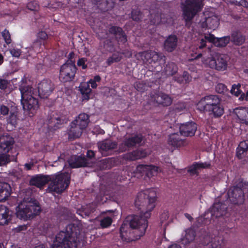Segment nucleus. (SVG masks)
<instances>
[{"mask_svg":"<svg viewBox=\"0 0 248 248\" xmlns=\"http://www.w3.org/2000/svg\"><path fill=\"white\" fill-rule=\"evenodd\" d=\"M148 102L155 106H169L171 104L172 99L168 95L163 93L153 92L150 94Z\"/></svg>","mask_w":248,"mask_h":248,"instance_id":"obj_8","label":"nucleus"},{"mask_svg":"<svg viewBox=\"0 0 248 248\" xmlns=\"http://www.w3.org/2000/svg\"><path fill=\"white\" fill-rule=\"evenodd\" d=\"M223 244V238L219 236L213 237L209 248H221Z\"/></svg>","mask_w":248,"mask_h":248,"instance_id":"obj_41","label":"nucleus"},{"mask_svg":"<svg viewBox=\"0 0 248 248\" xmlns=\"http://www.w3.org/2000/svg\"><path fill=\"white\" fill-rule=\"evenodd\" d=\"M220 103L221 100L218 96L209 95L202 97L197 104V107L200 111H205Z\"/></svg>","mask_w":248,"mask_h":248,"instance_id":"obj_10","label":"nucleus"},{"mask_svg":"<svg viewBox=\"0 0 248 248\" xmlns=\"http://www.w3.org/2000/svg\"><path fill=\"white\" fill-rule=\"evenodd\" d=\"M73 122L85 129L89 123V116L86 113H80Z\"/></svg>","mask_w":248,"mask_h":248,"instance_id":"obj_30","label":"nucleus"},{"mask_svg":"<svg viewBox=\"0 0 248 248\" xmlns=\"http://www.w3.org/2000/svg\"><path fill=\"white\" fill-rule=\"evenodd\" d=\"M181 135L184 136H193L197 129V126L196 123L190 122L181 124L179 127Z\"/></svg>","mask_w":248,"mask_h":248,"instance_id":"obj_19","label":"nucleus"},{"mask_svg":"<svg viewBox=\"0 0 248 248\" xmlns=\"http://www.w3.org/2000/svg\"><path fill=\"white\" fill-rule=\"evenodd\" d=\"M11 192L12 189L9 184L0 182V202L6 201L10 196Z\"/></svg>","mask_w":248,"mask_h":248,"instance_id":"obj_24","label":"nucleus"},{"mask_svg":"<svg viewBox=\"0 0 248 248\" xmlns=\"http://www.w3.org/2000/svg\"><path fill=\"white\" fill-rule=\"evenodd\" d=\"M19 111L16 107H12L10 108V115L7 118V122L12 125H16L19 120Z\"/></svg>","mask_w":248,"mask_h":248,"instance_id":"obj_32","label":"nucleus"},{"mask_svg":"<svg viewBox=\"0 0 248 248\" xmlns=\"http://www.w3.org/2000/svg\"><path fill=\"white\" fill-rule=\"evenodd\" d=\"M19 90L21 94V101L25 100V96L27 99L35 97L34 89L29 85H21L20 86Z\"/></svg>","mask_w":248,"mask_h":248,"instance_id":"obj_26","label":"nucleus"},{"mask_svg":"<svg viewBox=\"0 0 248 248\" xmlns=\"http://www.w3.org/2000/svg\"><path fill=\"white\" fill-rule=\"evenodd\" d=\"M95 210V208L93 206V205H89L87 206V209H86L84 213L86 216H89L91 213H93Z\"/></svg>","mask_w":248,"mask_h":248,"instance_id":"obj_58","label":"nucleus"},{"mask_svg":"<svg viewBox=\"0 0 248 248\" xmlns=\"http://www.w3.org/2000/svg\"><path fill=\"white\" fill-rule=\"evenodd\" d=\"M37 38L43 40H46L47 37V35L45 31H39L37 33Z\"/></svg>","mask_w":248,"mask_h":248,"instance_id":"obj_59","label":"nucleus"},{"mask_svg":"<svg viewBox=\"0 0 248 248\" xmlns=\"http://www.w3.org/2000/svg\"><path fill=\"white\" fill-rule=\"evenodd\" d=\"M27 8L31 11H37L39 8V5L36 1L29 2L27 5Z\"/></svg>","mask_w":248,"mask_h":248,"instance_id":"obj_51","label":"nucleus"},{"mask_svg":"<svg viewBox=\"0 0 248 248\" xmlns=\"http://www.w3.org/2000/svg\"><path fill=\"white\" fill-rule=\"evenodd\" d=\"M10 161L9 155H0V166L5 165Z\"/></svg>","mask_w":248,"mask_h":248,"instance_id":"obj_46","label":"nucleus"},{"mask_svg":"<svg viewBox=\"0 0 248 248\" xmlns=\"http://www.w3.org/2000/svg\"><path fill=\"white\" fill-rule=\"evenodd\" d=\"M248 150V140L241 141L239 144L237 149V155L239 158H242V155Z\"/></svg>","mask_w":248,"mask_h":248,"instance_id":"obj_40","label":"nucleus"},{"mask_svg":"<svg viewBox=\"0 0 248 248\" xmlns=\"http://www.w3.org/2000/svg\"><path fill=\"white\" fill-rule=\"evenodd\" d=\"M122 56V54L120 52H117L112 54V55L109 57L107 61V64L109 65L114 62H117L121 61Z\"/></svg>","mask_w":248,"mask_h":248,"instance_id":"obj_43","label":"nucleus"},{"mask_svg":"<svg viewBox=\"0 0 248 248\" xmlns=\"http://www.w3.org/2000/svg\"><path fill=\"white\" fill-rule=\"evenodd\" d=\"M143 140L140 134L125 136L123 142L119 145V150L123 152L128 149L140 146Z\"/></svg>","mask_w":248,"mask_h":248,"instance_id":"obj_9","label":"nucleus"},{"mask_svg":"<svg viewBox=\"0 0 248 248\" xmlns=\"http://www.w3.org/2000/svg\"><path fill=\"white\" fill-rule=\"evenodd\" d=\"M219 19L218 17L214 14L205 18V21L201 23V27L203 28H207L215 30L219 25Z\"/></svg>","mask_w":248,"mask_h":248,"instance_id":"obj_21","label":"nucleus"},{"mask_svg":"<svg viewBox=\"0 0 248 248\" xmlns=\"http://www.w3.org/2000/svg\"><path fill=\"white\" fill-rule=\"evenodd\" d=\"M177 43V37L175 35H170L164 43V48L167 51L171 52L176 49Z\"/></svg>","mask_w":248,"mask_h":248,"instance_id":"obj_23","label":"nucleus"},{"mask_svg":"<svg viewBox=\"0 0 248 248\" xmlns=\"http://www.w3.org/2000/svg\"><path fill=\"white\" fill-rule=\"evenodd\" d=\"M226 86L222 83H218L216 86V91L219 93H223L227 91Z\"/></svg>","mask_w":248,"mask_h":248,"instance_id":"obj_52","label":"nucleus"},{"mask_svg":"<svg viewBox=\"0 0 248 248\" xmlns=\"http://www.w3.org/2000/svg\"><path fill=\"white\" fill-rule=\"evenodd\" d=\"M144 86L142 84L140 83V82H136L135 84V88L140 92H143L144 90Z\"/></svg>","mask_w":248,"mask_h":248,"instance_id":"obj_63","label":"nucleus"},{"mask_svg":"<svg viewBox=\"0 0 248 248\" xmlns=\"http://www.w3.org/2000/svg\"><path fill=\"white\" fill-rule=\"evenodd\" d=\"M120 31H121V28L117 26H111L108 30L109 33L112 34L115 37L117 34L121 33Z\"/></svg>","mask_w":248,"mask_h":248,"instance_id":"obj_49","label":"nucleus"},{"mask_svg":"<svg viewBox=\"0 0 248 248\" xmlns=\"http://www.w3.org/2000/svg\"><path fill=\"white\" fill-rule=\"evenodd\" d=\"M55 89V85L49 79L42 80L38 85V95L42 98H47Z\"/></svg>","mask_w":248,"mask_h":248,"instance_id":"obj_12","label":"nucleus"},{"mask_svg":"<svg viewBox=\"0 0 248 248\" xmlns=\"http://www.w3.org/2000/svg\"><path fill=\"white\" fill-rule=\"evenodd\" d=\"M228 57L222 54H216L214 56L207 58L203 62L207 66L217 71H224L228 66Z\"/></svg>","mask_w":248,"mask_h":248,"instance_id":"obj_5","label":"nucleus"},{"mask_svg":"<svg viewBox=\"0 0 248 248\" xmlns=\"http://www.w3.org/2000/svg\"><path fill=\"white\" fill-rule=\"evenodd\" d=\"M40 207L36 204L20 205L16 211V216L21 219L27 220L39 214Z\"/></svg>","mask_w":248,"mask_h":248,"instance_id":"obj_6","label":"nucleus"},{"mask_svg":"<svg viewBox=\"0 0 248 248\" xmlns=\"http://www.w3.org/2000/svg\"><path fill=\"white\" fill-rule=\"evenodd\" d=\"M198 170H199V168H198V166H197V164L196 163L189 168L188 171L192 174H195L197 173Z\"/></svg>","mask_w":248,"mask_h":248,"instance_id":"obj_61","label":"nucleus"},{"mask_svg":"<svg viewBox=\"0 0 248 248\" xmlns=\"http://www.w3.org/2000/svg\"><path fill=\"white\" fill-rule=\"evenodd\" d=\"M159 170V168L153 165H139L136 167L135 172L140 175L145 174L147 177H150L156 175Z\"/></svg>","mask_w":248,"mask_h":248,"instance_id":"obj_15","label":"nucleus"},{"mask_svg":"<svg viewBox=\"0 0 248 248\" xmlns=\"http://www.w3.org/2000/svg\"><path fill=\"white\" fill-rule=\"evenodd\" d=\"M205 111L209 113L211 115H213L215 118H218L222 116L224 113V108L222 104H219L213 107L209 110H207Z\"/></svg>","mask_w":248,"mask_h":248,"instance_id":"obj_35","label":"nucleus"},{"mask_svg":"<svg viewBox=\"0 0 248 248\" xmlns=\"http://www.w3.org/2000/svg\"><path fill=\"white\" fill-rule=\"evenodd\" d=\"M173 79L180 84H187L191 81L192 77L187 72L184 71L182 76H174Z\"/></svg>","mask_w":248,"mask_h":248,"instance_id":"obj_37","label":"nucleus"},{"mask_svg":"<svg viewBox=\"0 0 248 248\" xmlns=\"http://www.w3.org/2000/svg\"><path fill=\"white\" fill-rule=\"evenodd\" d=\"M11 220L10 211L6 206L0 205V225L7 224Z\"/></svg>","mask_w":248,"mask_h":248,"instance_id":"obj_25","label":"nucleus"},{"mask_svg":"<svg viewBox=\"0 0 248 248\" xmlns=\"http://www.w3.org/2000/svg\"><path fill=\"white\" fill-rule=\"evenodd\" d=\"M25 100L21 101L23 109L26 115L30 117L32 116L39 108L38 100L35 97L27 99L25 96Z\"/></svg>","mask_w":248,"mask_h":248,"instance_id":"obj_14","label":"nucleus"},{"mask_svg":"<svg viewBox=\"0 0 248 248\" xmlns=\"http://www.w3.org/2000/svg\"><path fill=\"white\" fill-rule=\"evenodd\" d=\"M48 182L47 178L44 175H36L32 177L30 181L31 185L41 188Z\"/></svg>","mask_w":248,"mask_h":248,"instance_id":"obj_29","label":"nucleus"},{"mask_svg":"<svg viewBox=\"0 0 248 248\" xmlns=\"http://www.w3.org/2000/svg\"><path fill=\"white\" fill-rule=\"evenodd\" d=\"M169 213L168 211H164L162 213L160 216L161 222L163 223L164 221L167 220L169 218Z\"/></svg>","mask_w":248,"mask_h":248,"instance_id":"obj_62","label":"nucleus"},{"mask_svg":"<svg viewBox=\"0 0 248 248\" xmlns=\"http://www.w3.org/2000/svg\"><path fill=\"white\" fill-rule=\"evenodd\" d=\"M240 87V84L235 85L234 84L232 87L231 93L234 95L238 96L240 94V90L239 88Z\"/></svg>","mask_w":248,"mask_h":248,"instance_id":"obj_53","label":"nucleus"},{"mask_svg":"<svg viewBox=\"0 0 248 248\" xmlns=\"http://www.w3.org/2000/svg\"><path fill=\"white\" fill-rule=\"evenodd\" d=\"M47 188L48 192L62 193L69 186L70 176L68 173H62L52 176Z\"/></svg>","mask_w":248,"mask_h":248,"instance_id":"obj_4","label":"nucleus"},{"mask_svg":"<svg viewBox=\"0 0 248 248\" xmlns=\"http://www.w3.org/2000/svg\"><path fill=\"white\" fill-rule=\"evenodd\" d=\"M86 61V58H82L78 60V61L77 62V64L79 66H82V69H85L87 68V65L85 64Z\"/></svg>","mask_w":248,"mask_h":248,"instance_id":"obj_55","label":"nucleus"},{"mask_svg":"<svg viewBox=\"0 0 248 248\" xmlns=\"http://www.w3.org/2000/svg\"><path fill=\"white\" fill-rule=\"evenodd\" d=\"M11 54L14 57H18L20 55L21 51L19 49H12L10 50Z\"/></svg>","mask_w":248,"mask_h":248,"instance_id":"obj_60","label":"nucleus"},{"mask_svg":"<svg viewBox=\"0 0 248 248\" xmlns=\"http://www.w3.org/2000/svg\"><path fill=\"white\" fill-rule=\"evenodd\" d=\"M205 0H182L181 8L186 25L189 27L194 16L202 11Z\"/></svg>","mask_w":248,"mask_h":248,"instance_id":"obj_3","label":"nucleus"},{"mask_svg":"<svg viewBox=\"0 0 248 248\" xmlns=\"http://www.w3.org/2000/svg\"><path fill=\"white\" fill-rule=\"evenodd\" d=\"M76 67L72 61H67L61 68L60 78L62 82L72 81L76 73Z\"/></svg>","mask_w":248,"mask_h":248,"instance_id":"obj_7","label":"nucleus"},{"mask_svg":"<svg viewBox=\"0 0 248 248\" xmlns=\"http://www.w3.org/2000/svg\"><path fill=\"white\" fill-rule=\"evenodd\" d=\"M230 41V37L229 36L221 38H216L215 45L218 47L225 46Z\"/></svg>","mask_w":248,"mask_h":248,"instance_id":"obj_42","label":"nucleus"},{"mask_svg":"<svg viewBox=\"0 0 248 248\" xmlns=\"http://www.w3.org/2000/svg\"><path fill=\"white\" fill-rule=\"evenodd\" d=\"M147 153L144 150H135L124 155V158L130 161L136 160L146 157Z\"/></svg>","mask_w":248,"mask_h":248,"instance_id":"obj_27","label":"nucleus"},{"mask_svg":"<svg viewBox=\"0 0 248 248\" xmlns=\"http://www.w3.org/2000/svg\"><path fill=\"white\" fill-rule=\"evenodd\" d=\"M0 112L1 114L5 115L8 114L9 112H10V109L6 106L1 105L0 107Z\"/></svg>","mask_w":248,"mask_h":248,"instance_id":"obj_57","label":"nucleus"},{"mask_svg":"<svg viewBox=\"0 0 248 248\" xmlns=\"http://www.w3.org/2000/svg\"><path fill=\"white\" fill-rule=\"evenodd\" d=\"M177 71L178 67L173 62H169L166 64L164 69L165 74L168 76H173L177 73Z\"/></svg>","mask_w":248,"mask_h":248,"instance_id":"obj_38","label":"nucleus"},{"mask_svg":"<svg viewBox=\"0 0 248 248\" xmlns=\"http://www.w3.org/2000/svg\"><path fill=\"white\" fill-rule=\"evenodd\" d=\"M117 146V144L115 141L109 140H105L97 143L99 152L104 156L108 155L109 152L115 149Z\"/></svg>","mask_w":248,"mask_h":248,"instance_id":"obj_18","label":"nucleus"},{"mask_svg":"<svg viewBox=\"0 0 248 248\" xmlns=\"http://www.w3.org/2000/svg\"><path fill=\"white\" fill-rule=\"evenodd\" d=\"M112 222V219L111 217H105L100 220V225L101 228H105L109 227Z\"/></svg>","mask_w":248,"mask_h":248,"instance_id":"obj_44","label":"nucleus"},{"mask_svg":"<svg viewBox=\"0 0 248 248\" xmlns=\"http://www.w3.org/2000/svg\"><path fill=\"white\" fill-rule=\"evenodd\" d=\"M168 143L173 147H179L185 145V141L181 138L178 133H173L170 136Z\"/></svg>","mask_w":248,"mask_h":248,"instance_id":"obj_28","label":"nucleus"},{"mask_svg":"<svg viewBox=\"0 0 248 248\" xmlns=\"http://www.w3.org/2000/svg\"><path fill=\"white\" fill-rule=\"evenodd\" d=\"M185 236L181 238L182 243L186 245L193 242L196 236V232L192 229H188L185 231Z\"/></svg>","mask_w":248,"mask_h":248,"instance_id":"obj_33","label":"nucleus"},{"mask_svg":"<svg viewBox=\"0 0 248 248\" xmlns=\"http://www.w3.org/2000/svg\"><path fill=\"white\" fill-rule=\"evenodd\" d=\"M161 54L153 51L140 52L135 54V57L138 61L150 64L157 62L161 60Z\"/></svg>","mask_w":248,"mask_h":248,"instance_id":"obj_11","label":"nucleus"},{"mask_svg":"<svg viewBox=\"0 0 248 248\" xmlns=\"http://www.w3.org/2000/svg\"><path fill=\"white\" fill-rule=\"evenodd\" d=\"M79 91L82 95L83 99L88 100L90 99L92 90L88 82H82L79 87Z\"/></svg>","mask_w":248,"mask_h":248,"instance_id":"obj_34","label":"nucleus"},{"mask_svg":"<svg viewBox=\"0 0 248 248\" xmlns=\"http://www.w3.org/2000/svg\"><path fill=\"white\" fill-rule=\"evenodd\" d=\"M196 164L199 169L201 168H207L210 166V164L207 163H196Z\"/></svg>","mask_w":248,"mask_h":248,"instance_id":"obj_64","label":"nucleus"},{"mask_svg":"<svg viewBox=\"0 0 248 248\" xmlns=\"http://www.w3.org/2000/svg\"><path fill=\"white\" fill-rule=\"evenodd\" d=\"M2 36L7 44H9L11 42V36L9 31L7 30H4L2 32Z\"/></svg>","mask_w":248,"mask_h":248,"instance_id":"obj_48","label":"nucleus"},{"mask_svg":"<svg viewBox=\"0 0 248 248\" xmlns=\"http://www.w3.org/2000/svg\"><path fill=\"white\" fill-rule=\"evenodd\" d=\"M211 215L216 217L225 216L227 213V206L222 202L215 203L210 208Z\"/></svg>","mask_w":248,"mask_h":248,"instance_id":"obj_20","label":"nucleus"},{"mask_svg":"<svg viewBox=\"0 0 248 248\" xmlns=\"http://www.w3.org/2000/svg\"><path fill=\"white\" fill-rule=\"evenodd\" d=\"M9 82L8 80L0 78V89L5 90L7 88Z\"/></svg>","mask_w":248,"mask_h":248,"instance_id":"obj_56","label":"nucleus"},{"mask_svg":"<svg viewBox=\"0 0 248 248\" xmlns=\"http://www.w3.org/2000/svg\"><path fill=\"white\" fill-rule=\"evenodd\" d=\"M70 127L68 131V138L74 140L79 138L82 135L84 128L76 124L74 122L70 124Z\"/></svg>","mask_w":248,"mask_h":248,"instance_id":"obj_22","label":"nucleus"},{"mask_svg":"<svg viewBox=\"0 0 248 248\" xmlns=\"http://www.w3.org/2000/svg\"><path fill=\"white\" fill-rule=\"evenodd\" d=\"M12 174L17 179L23 176V171L21 169L16 168L12 170Z\"/></svg>","mask_w":248,"mask_h":248,"instance_id":"obj_50","label":"nucleus"},{"mask_svg":"<svg viewBox=\"0 0 248 248\" xmlns=\"http://www.w3.org/2000/svg\"><path fill=\"white\" fill-rule=\"evenodd\" d=\"M212 239H213V237H211L210 235L207 234L203 236L201 238V242L203 245L204 246L209 245L211 243Z\"/></svg>","mask_w":248,"mask_h":248,"instance_id":"obj_47","label":"nucleus"},{"mask_svg":"<svg viewBox=\"0 0 248 248\" xmlns=\"http://www.w3.org/2000/svg\"><path fill=\"white\" fill-rule=\"evenodd\" d=\"M156 194L153 189H146L139 192L135 202L136 208L140 211V215H131L127 217L120 228L122 239L129 240L130 228L136 229L135 232L139 236H142L147 228V219L151 216V212L155 207Z\"/></svg>","mask_w":248,"mask_h":248,"instance_id":"obj_1","label":"nucleus"},{"mask_svg":"<svg viewBox=\"0 0 248 248\" xmlns=\"http://www.w3.org/2000/svg\"><path fill=\"white\" fill-rule=\"evenodd\" d=\"M63 123L64 120L62 117L55 116L54 115L51 117L48 121L49 126L53 128L54 129L60 128Z\"/></svg>","mask_w":248,"mask_h":248,"instance_id":"obj_36","label":"nucleus"},{"mask_svg":"<svg viewBox=\"0 0 248 248\" xmlns=\"http://www.w3.org/2000/svg\"><path fill=\"white\" fill-rule=\"evenodd\" d=\"M230 202L234 204H241L244 202V193L241 188L233 186L230 188L228 192Z\"/></svg>","mask_w":248,"mask_h":248,"instance_id":"obj_13","label":"nucleus"},{"mask_svg":"<svg viewBox=\"0 0 248 248\" xmlns=\"http://www.w3.org/2000/svg\"><path fill=\"white\" fill-rule=\"evenodd\" d=\"M79 235L78 227L68 224L57 234L51 248H77Z\"/></svg>","mask_w":248,"mask_h":248,"instance_id":"obj_2","label":"nucleus"},{"mask_svg":"<svg viewBox=\"0 0 248 248\" xmlns=\"http://www.w3.org/2000/svg\"><path fill=\"white\" fill-rule=\"evenodd\" d=\"M13 139L9 135L0 136V155H8L14 144Z\"/></svg>","mask_w":248,"mask_h":248,"instance_id":"obj_17","label":"nucleus"},{"mask_svg":"<svg viewBox=\"0 0 248 248\" xmlns=\"http://www.w3.org/2000/svg\"><path fill=\"white\" fill-rule=\"evenodd\" d=\"M68 163L72 168L90 166L91 163L84 156L72 155L68 160Z\"/></svg>","mask_w":248,"mask_h":248,"instance_id":"obj_16","label":"nucleus"},{"mask_svg":"<svg viewBox=\"0 0 248 248\" xmlns=\"http://www.w3.org/2000/svg\"><path fill=\"white\" fill-rule=\"evenodd\" d=\"M204 39L205 40H207L210 42H212L215 45L216 37H215L213 34H205Z\"/></svg>","mask_w":248,"mask_h":248,"instance_id":"obj_54","label":"nucleus"},{"mask_svg":"<svg viewBox=\"0 0 248 248\" xmlns=\"http://www.w3.org/2000/svg\"><path fill=\"white\" fill-rule=\"evenodd\" d=\"M232 41L236 45H242L245 40V37L238 31H233L232 34Z\"/></svg>","mask_w":248,"mask_h":248,"instance_id":"obj_39","label":"nucleus"},{"mask_svg":"<svg viewBox=\"0 0 248 248\" xmlns=\"http://www.w3.org/2000/svg\"><path fill=\"white\" fill-rule=\"evenodd\" d=\"M233 112L240 121L248 124V108H236Z\"/></svg>","mask_w":248,"mask_h":248,"instance_id":"obj_31","label":"nucleus"},{"mask_svg":"<svg viewBox=\"0 0 248 248\" xmlns=\"http://www.w3.org/2000/svg\"><path fill=\"white\" fill-rule=\"evenodd\" d=\"M121 33H118L115 37L116 40L118 42L124 43L127 41V37L123 29L121 28Z\"/></svg>","mask_w":248,"mask_h":248,"instance_id":"obj_45","label":"nucleus"}]
</instances>
